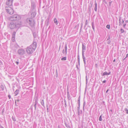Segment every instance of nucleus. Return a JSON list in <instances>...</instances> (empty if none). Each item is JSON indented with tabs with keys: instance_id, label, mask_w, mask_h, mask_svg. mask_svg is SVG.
<instances>
[{
	"instance_id": "obj_64",
	"label": "nucleus",
	"mask_w": 128,
	"mask_h": 128,
	"mask_svg": "<svg viewBox=\"0 0 128 128\" xmlns=\"http://www.w3.org/2000/svg\"><path fill=\"white\" fill-rule=\"evenodd\" d=\"M128 22V20H126L125 22Z\"/></svg>"
},
{
	"instance_id": "obj_46",
	"label": "nucleus",
	"mask_w": 128,
	"mask_h": 128,
	"mask_svg": "<svg viewBox=\"0 0 128 128\" xmlns=\"http://www.w3.org/2000/svg\"><path fill=\"white\" fill-rule=\"evenodd\" d=\"M78 104L79 106H80V102L79 101V102H78Z\"/></svg>"
},
{
	"instance_id": "obj_49",
	"label": "nucleus",
	"mask_w": 128,
	"mask_h": 128,
	"mask_svg": "<svg viewBox=\"0 0 128 128\" xmlns=\"http://www.w3.org/2000/svg\"><path fill=\"white\" fill-rule=\"evenodd\" d=\"M65 52L64 51V50H63L62 51V53L63 54H64Z\"/></svg>"
},
{
	"instance_id": "obj_35",
	"label": "nucleus",
	"mask_w": 128,
	"mask_h": 128,
	"mask_svg": "<svg viewBox=\"0 0 128 128\" xmlns=\"http://www.w3.org/2000/svg\"><path fill=\"white\" fill-rule=\"evenodd\" d=\"M67 96L68 98V96H69V97H70V94H69V92L68 91L67 93Z\"/></svg>"
},
{
	"instance_id": "obj_50",
	"label": "nucleus",
	"mask_w": 128,
	"mask_h": 128,
	"mask_svg": "<svg viewBox=\"0 0 128 128\" xmlns=\"http://www.w3.org/2000/svg\"><path fill=\"white\" fill-rule=\"evenodd\" d=\"M106 82V80H104L103 82H102V83H105Z\"/></svg>"
},
{
	"instance_id": "obj_61",
	"label": "nucleus",
	"mask_w": 128,
	"mask_h": 128,
	"mask_svg": "<svg viewBox=\"0 0 128 128\" xmlns=\"http://www.w3.org/2000/svg\"><path fill=\"white\" fill-rule=\"evenodd\" d=\"M116 61V59H114L113 61V62H115Z\"/></svg>"
},
{
	"instance_id": "obj_38",
	"label": "nucleus",
	"mask_w": 128,
	"mask_h": 128,
	"mask_svg": "<svg viewBox=\"0 0 128 128\" xmlns=\"http://www.w3.org/2000/svg\"><path fill=\"white\" fill-rule=\"evenodd\" d=\"M86 104V102L84 101L83 104V106H85Z\"/></svg>"
},
{
	"instance_id": "obj_3",
	"label": "nucleus",
	"mask_w": 128,
	"mask_h": 128,
	"mask_svg": "<svg viewBox=\"0 0 128 128\" xmlns=\"http://www.w3.org/2000/svg\"><path fill=\"white\" fill-rule=\"evenodd\" d=\"M5 10L6 12L9 14H12L14 11L13 9L11 7L8 6L5 7Z\"/></svg>"
},
{
	"instance_id": "obj_7",
	"label": "nucleus",
	"mask_w": 128,
	"mask_h": 128,
	"mask_svg": "<svg viewBox=\"0 0 128 128\" xmlns=\"http://www.w3.org/2000/svg\"><path fill=\"white\" fill-rule=\"evenodd\" d=\"M13 0H7L6 2V4L8 6H11L12 5Z\"/></svg>"
},
{
	"instance_id": "obj_52",
	"label": "nucleus",
	"mask_w": 128,
	"mask_h": 128,
	"mask_svg": "<svg viewBox=\"0 0 128 128\" xmlns=\"http://www.w3.org/2000/svg\"><path fill=\"white\" fill-rule=\"evenodd\" d=\"M46 107H47V110H48V105H46Z\"/></svg>"
},
{
	"instance_id": "obj_55",
	"label": "nucleus",
	"mask_w": 128,
	"mask_h": 128,
	"mask_svg": "<svg viewBox=\"0 0 128 128\" xmlns=\"http://www.w3.org/2000/svg\"><path fill=\"white\" fill-rule=\"evenodd\" d=\"M80 98H79L78 99V102L80 101Z\"/></svg>"
},
{
	"instance_id": "obj_8",
	"label": "nucleus",
	"mask_w": 128,
	"mask_h": 128,
	"mask_svg": "<svg viewBox=\"0 0 128 128\" xmlns=\"http://www.w3.org/2000/svg\"><path fill=\"white\" fill-rule=\"evenodd\" d=\"M16 28H19L22 26V23L20 21H18L15 22Z\"/></svg>"
},
{
	"instance_id": "obj_1",
	"label": "nucleus",
	"mask_w": 128,
	"mask_h": 128,
	"mask_svg": "<svg viewBox=\"0 0 128 128\" xmlns=\"http://www.w3.org/2000/svg\"><path fill=\"white\" fill-rule=\"evenodd\" d=\"M36 47V42H33L32 44L31 45L27 48L26 49L27 52L28 54H32L35 50Z\"/></svg>"
},
{
	"instance_id": "obj_23",
	"label": "nucleus",
	"mask_w": 128,
	"mask_h": 128,
	"mask_svg": "<svg viewBox=\"0 0 128 128\" xmlns=\"http://www.w3.org/2000/svg\"><path fill=\"white\" fill-rule=\"evenodd\" d=\"M66 57H64L61 58V60H66Z\"/></svg>"
},
{
	"instance_id": "obj_15",
	"label": "nucleus",
	"mask_w": 128,
	"mask_h": 128,
	"mask_svg": "<svg viewBox=\"0 0 128 128\" xmlns=\"http://www.w3.org/2000/svg\"><path fill=\"white\" fill-rule=\"evenodd\" d=\"M54 23L56 24L57 25L58 24V22L56 18H54Z\"/></svg>"
},
{
	"instance_id": "obj_2",
	"label": "nucleus",
	"mask_w": 128,
	"mask_h": 128,
	"mask_svg": "<svg viewBox=\"0 0 128 128\" xmlns=\"http://www.w3.org/2000/svg\"><path fill=\"white\" fill-rule=\"evenodd\" d=\"M20 19V16L16 14L12 15L9 18V20L11 21H17Z\"/></svg>"
},
{
	"instance_id": "obj_27",
	"label": "nucleus",
	"mask_w": 128,
	"mask_h": 128,
	"mask_svg": "<svg viewBox=\"0 0 128 128\" xmlns=\"http://www.w3.org/2000/svg\"><path fill=\"white\" fill-rule=\"evenodd\" d=\"M79 26V24H78L75 27V28L78 29Z\"/></svg>"
},
{
	"instance_id": "obj_41",
	"label": "nucleus",
	"mask_w": 128,
	"mask_h": 128,
	"mask_svg": "<svg viewBox=\"0 0 128 128\" xmlns=\"http://www.w3.org/2000/svg\"><path fill=\"white\" fill-rule=\"evenodd\" d=\"M4 112V109H3L2 110V114Z\"/></svg>"
},
{
	"instance_id": "obj_18",
	"label": "nucleus",
	"mask_w": 128,
	"mask_h": 128,
	"mask_svg": "<svg viewBox=\"0 0 128 128\" xmlns=\"http://www.w3.org/2000/svg\"><path fill=\"white\" fill-rule=\"evenodd\" d=\"M40 102L42 105L44 106V100H42Z\"/></svg>"
},
{
	"instance_id": "obj_20",
	"label": "nucleus",
	"mask_w": 128,
	"mask_h": 128,
	"mask_svg": "<svg viewBox=\"0 0 128 128\" xmlns=\"http://www.w3.org/2000/svg\"><path fill=\"white\" fill-rule=\"evenodd\" d=\"M15 34L16 32H14L12 34V37H13V38H15Z\"/></svg>"
},
{
	"instance_id": "obj_6",
	"label": "nucleus",
	"mask_w": 128,
	"mask_h": 128,
	"mask_svg": "<svg viewBox=\"0 0 128 128\" xmlns=\"http://www.w3.org/2000/svg\"><path fill=\"white\" fill-rule=\"evenodd\" d=\"M8 27L11 29H13L15 28H16L15 23L14 22H12L9 24Z\"/></svg>"
},
{
	"instance_id": "obj_13",
	"label": "nucleus",
	"mask_w": 128,
	"mask_h": 128,
	"mask_svg": "<svg viewBox=\"0 0 128 128\" xmlns=\"http://www.w3.org/2000/svg\"><path fill=\"white\" fill-rule=\"evenodd\" d=\"M82 58L83 59V61H84V66H85L86 64V61L85 58L84 56V54H82Z\"/></svg>"
},
{
	"instance_id": "obj_31",
	"label": "nucleus",
	"mask_w": 128,
	"mask_h": 128,
	"mask_svg": "<svg viewBox=\"0 0 128 128\" xmlns=\"http://www.w3.org/2000/svg\"><path fill=\"white\" fill-rule=\"evenodd\" d=\"M106 27L108 29H110V26L108 24L106 26Z\"/></svg>"
},
{
	"instance_id": "obj_17",
	"label": "nucleus",
	"mask_w": 128,
	"mask_h": 128,
	"mask_svg": "<svg viewBox=\"0 0 128 128\" xmlns=\"http://www.w3.org/2000/svg\"><path fill=\"white\" fill-rule=\"evenodd\" d=\"M67 44H65V52L66 54V53H67Z\"/></svg>"
},
{
	"instance_id": "obj_37",
	"label": "nucleus",
	"mask_w": 128,
	"mask_h": 128,
	"mask_svg": "<svg viewBox=\"0 0 128 128\" xmlns=\"http://www.w3.org/2000/svg\"><path fill=\"white\" fill-rule=\"evenodd\" d=\"M12 119L14 121H16V120L14 118L12 117Z\"/></svg>"
},
{
	"instance_id": "obj_24",
	"label": "nucleus",
	"mask_w": 128,
	"mask_h": 128,
	"mask_svg": "<svg viewBox=\"0 0 128 128\" xmlns=\"http://www.w3.org/2000/svg\"><path fill=\"white\" fill-rule=\"evenodd\" d=\"M88 20H86V21L85 22V25L84 26V27H85L88 24Z\"/></svg>"
},
{
	"instance_id": "obj_9",
	"label": "nucleus",
	"mask_w": 128,
	"mask_h": 128,
	"mask_svg": "<svg viewBox=\"0 0 128 128\" xmlns=\"http://www.w3.org/2000/svg\"><path fill=\"white\" fill-rule=\"evenodd\" d=\"M24 53V51L22 49H19L18 51V53L19 54L22 55Z\"/></svg>"
},
{
	"instance_id": "obj_44",
	"label": "nucleus",
	"mask_w": 128,
	"mask_h": 128,
	"mask_svg": "<svg viewBox=\"0 0 128 128\" xmlns=\"http://www.w3.org/2000/svg\"><path fill=\"white\" fill-rule=\"evenodd\" d=\"M36 103L34 105V107L35 108V110H36Z\"/></svg>"
},
{
	"instance_id": "obj_63",
	"label": "nucleus",
	"mask_w": 128,
	"mask_h": 128,
	"mask_svg": "<svg viewBox=\"0 0 128 128\" xmlns=\"http://www.w3.org/2000/svg\"><path fill=\"white\" fill-rule=\"evenodd\" d=\"M58 128H60L59 126H58Z\"/></svg>"
},
{
	"instance_id": "obj_33",
	"label": "nucleus",
	"mask_w": 128,
	"mask_h": 128,
	"mask_svg": "<svg viewBox=\"0 0 128 128\" xmlns=\"http://www.w3.org/2000/svg\"><path fill=\"white\" fill-rule=\"evenodd\" d=\"M64 103H65V104H64V106H65V107H66L67 106V105H66V100H64Z\"/></svg>"
},
{
	"instance_id": "obj_39",
	"label": "nucleus",
	"mask_w": 128,
	"mask_h": 128,
	"mask_svg": "<svg viewBox=\"0 0 128 128\" xmlns=\"http://www.w3.org/2000/svg\"><path fill=\"white\" fill-rule=\"evenodd\" d=\"M56 77H57L58 76V72H57V70H56Z\"/></svg>"
},
{
	"instance_id": "obj_12",
	"label": "nucleus",
	"mask_w": 128,
	"mask_h": 128,
	"mask_svg": "<svg viewBox=\"0 0 128 128\" xmlns=\"http://www.w3.org/2000/svg\"><path fill=\"white\" fill-rule=\"evenodd\" d=\"M80 106H78V109H77L78 113V115L79 116L80 115V114H82V110H80Z\"/></svg>"
},
{
	"instance_id": "obj_54",
	"label": "nucleus",
	"mask_w": 128,
	"mask_h": 128,
	"mask_svg": "<svg viewBox=\"0 0 128 128\" xmlns=\"http://www.w3.org/2000/svg\"><path fill=\"white\" fill-rule=\"evenodd\" d=\"M128 56V54H127L126 56V58H127Z\"/></svg>"
},
{
	"instance_id": "obj_14",
	"label": "nucleus",
	"mask_w": 128,
	"mask_h": 128,
	"mask_svg": "<svg viewBox=\"0 0 128 128\" xmlns=\"http://www.w3.org/2000/svg\"><path fill=\"white\" fill-rule=\"evenodd\" d=\"M95 7L94 10L96 12L97 10V4L96 0L95 1Z\"/></svg>"
},
{
	"instance_id": "obj_58",
	"label": "nucleus",
	"mask_w": 128,
	"mask_h": 128,
	"mask_svg": "<svg viewBox=\"0 0 128 128\" xmlns=\"http://www.w3.org/2000/svg\"><path fill=\"white\" fill-rule=\"evenodd\" d=\"M108 90H109V89H108L106 92V93H107L108 92Z\"/></svg>"
},
{
	"instance_id": "obj_62",
	"label": "nucleus",
	"mask_w": 128,
	"mask_h": 128,
	"mask_svg": "<svg viewBox=\"0 0 128 128\" xmlns=\"http://www.w3.org/2000/svg\"><path fill=\"white\" fill-rule=\"evenodd\" d=\"M78 58H80V57H79V55H78Z\"/></svg>"
},
{
	"instance_id": "obj_4",
	"label": "nucleus",
	"mask_w": 128,
	"mask_h": 128,
	"mask_svg": "<svg viewBox=\"0 0 128 128\" xmlns=\"http://www.w3.org/2000/svg\"><path fill=\"white\" fill-rule=\"evenodd\" d=\"M34 8V6L33 7L32 5L31 9H32V10H31V13L32 16L33 17H34L36 14V12Z\"/></svg>"
},
{
	"instance_id": "obj_42",
	"label": "nucleus",
	"mask_w": 128,
	"mask_h": 128,
	"mask_svg": "<svg viewBox=\"0 0 128 128\" xmlns=\"http://www.w3.org/2000/svg\"><path fill=\"white\" fill-rule=\"evenodd\" d=\"M15 38H13V37H12V40L13 41H14L15 40Z\"/></svg>"
},
{
	"instance_id": "obj_57",
	"label": "nucleus",
	"mask_w": 128,
	"mask_h": 128,
	"mask_svg": "<svg viewBox=\"0 0 128 128\" xmlns=\"http://www.w3.org/2000/svg\"><path fill=\"white\" fill-rule=\"evenodd\" d=\"M110 72L109 73H108V75H109L110 74Z\"/></svg>"
},
{
	"instance_id": "obj_53",
	"label": "nucleus",
	"mask_w": 128,
	"mask_h": 128,
	"mask_svg": "<svg viewBox=\"0 0 128 128\" xmlns=\"http://www.w3.org/2000/svg\"><path fill=\"white\" fill-rule=\"evenodd\" d=\"M0 128H4L1 125H0Z\"/></svg>"
},
{
	"instance_id": "obj_16",
	"label": "nucleus",
	"mask_w": 128,
	"mask_h": 128,
	"mask_svg": "<svg viewBox=\"0 0 128 128\" xmlns=\"http://www.w3.org/2000/svg\"><path fill=\"white\" fill-rule=\"evenodd\" d=\"M19 91V90H18L17 89L14 92V94H16L15 96H16L18 94Z\"/></svg>"
},
{
	"instance_id": "obj_51",
	"label": "nucleus",
	"mask_w": 128,
	"mask_h": 128,
	"mask_svg": "<svg viewBox=\"0 0 128 128\" xmlns=\"http://www.w3.org/2000/svg\"><path fill=\"white\" fill-rule=\"evenodd\" d=\"M82 23L81 24V28H80V30L82 28Z\"/></svg>"
},
{
	"instance_id": "obj_21",
	"label": "nucleus",
	"mask_w": 128,
	"mask_h": 128,
	"mask_svg": "<svg viewBox=\"0 0 128 128\" xmlns=\"http://www.w3.org/2000/svg\"><path fill=\"white\" fill-rule=\"evenodd\" d=\"M92 29H93L94 30V24L93 22H92Z\"/></svg>"
},
{
	"instance_id": "obj_29",
	"label": "nucleus",
	"mask_w": 128,
	"mask_h": 128,
	"mask_svg": "<svg viewBox=\"0 0 128 128\" xmlns=\"http://www.w3.org/2000/svg\"><path fill=\"white\" fill-rule=\"evenodd\" d=\"M112 1L111 2H109V7H108V8H110V7L111 6V3L112 2Z\"/></svg>"
},
{
	"instance_id": "obj_59",
	"label": "nucleus",
	"mask_w": 128,
	"mask_h": 128,
	"mask_svg": "<svg viewBox=\"0 0 128 128\" xmlns=\"http://www.w3.org/2000/svg\"><path fill=\"white\" fill-rule=\"evenodd\" d=\"M76 68H77L78 69V65H76Z\"/></svg>"
},
{
	"instance_id": "obj_56",
	"label": "nucleus",
	"mask_w": 128,
	"mask_h": 128,
	"mask_svg": "<svg viewBox=\"0 0 128 128\" xmlns=\"http://www.w3.org/2000/svg\"><path fill=\"white\" fill-rule=\"evenodd\" d=\"M84 106H83V111H84Z\"/></svg>"
},
{
	"instance_id": "obj_28",
	"label": "nucleus",
	"mask_w": 128,
	"mask_h": 128,
	"mask_svg": "<svg viewBox=\"0 0 128 128\" xmlns=\"http://www.w3.org/2000/svg\"><path fill=\"white\" fill-rule=\"evenodd\" d=\"M86 84H87V81H88V78L87 76H86Z\"/></svg>"
},
{
	"instance_id": "obj_19",
	"label": "nucleus",
	"mask_w": 128,
	"mask_h": 128,
	"mask_svg": "<svg viewBox=\"0 0 128 128\" xmlns=\"http://www.w3.org/2000/svg\"><path fill=\"white\" fill-rule=\"evenodd\" d=\"M65 124L67 128H71L70 126L68 124H66V123H65Z\"/></svg>"
},
{
	"instance_id": "obj_43",
	"label": "nucleus",
	"mask_w": 128,
	"mask_h": 128,
	"mask_svg": "<svg viewBox=\"0 0 128 128\" xmlns=\"http://www.w3.org/2000/svg\"><path fill=\"white\" fill-rule=\"evenodd\" d=\"M106 4H107V2L105 0H104V1H103Z\"/></svg>"
},
{
	"instance_id": "obj_45",
	"label": "nucleus",
	"mask_w": 128,
	"mask_h": 128,
	"mask_svg": "<svg viewBox=\"0 0 128 128\" xmlns=\"http://www.w3.org/2000/svg\"><path fill=\"white\" fill-rule=\"evenodd\" d=\"M126 25V24H124L123 25V27L124 28L125 27Z\"/></svg>"
},
{
	"instance_id": "obj_5",
	"label": "nucleus",
	"mask_w": 128,
	"mask_h": 128,
	"mask_svg": "<svg viewBox=\"0 0 128 128\" xmlns=\"http://www.w3.org/2000/svg\"><path fill=\"white\" fill-rule=\"evenodd\" d=\"M26 22L28 23L32 27L34 26V22L32 20V19L28 18L26 20Z\"/></svg>"
},
{
	"instance_id": "obj_11",
	"label": "nucleus",
	"mask_w": 128,
	"mask_h": 128,
	"mask_svg": "<svg viewBox=\"0 0 128 128\" xmlns=\"http://www.w3.org/2000/svg\"><path fill=\"white\" fill-rule=\"evenodd\" d=\"M92 3L90 2V4L88 5V11L90 12L91 8L92 6Z\"/></svg>"
},
{
	"instance_id": "obj_30",
	"label": "nucleus",
	"mask_w": 128,
	"mask_h": 128,
	"mask_svg": "<svg viewBox=\"0 0 128 128\" xmlns=\"http://www.w3.org/2000/svg\"><path fill=\"white\" fill-rule=\"evenodd\" d=\"M124 110L126 112V113L127 114H128V110L126 108H125L124 109Z\"/></svg>"
},
{
	"instance_id": "obj_10",
	"label": "nucleus",
	"mask_w": 128,
	"mask_h": 128,
	"mask_svg": "<svg viewBox=\"0 0 128 128\" xmlns=\"http://www.w3.org/2000/svg\"><path fill=\"white\" fill-rule=\"evenodd\" d=\"M82 54H84V50H86V46L84 45L83 44H82Z\"/></svg>"
},
{
	"instance_id": "obj_34",
	"label": "nucleus",
	"mask_w": 128,
	"mask_h": 128,
	"mask_svg": "<svg viewBox=\"0 0 128 128\" xmlns=\"http://www.w3.org/2000/svg\"><path fill=\"white\" fill-rule=\"evenodd\" d=\"M111 42L110 40H108L107 42V43L108 44H110Z\"/></svg>"
},
{
	"instance_id": "obj_22",
	"label": "nucleus",
	"mask_w": 128,
	"mask_h": 128,
	"mask_svg": "<svg viewBox=\"0 0 128 128\" xmlns=\"http://www.w3.org/2000/svg\"><path fill=\"white\" fill-rule=\"evenodd\" d=\"M108 75V73L106 72H104L103 74L102 75V76H104L105 75Z\"/></svg>"
},
{
	"instance_id": "obj_48",
	"label": "nucleus",
	"mask_w": 128,
	"mask_h": 128,
	"mask_svg": "<svg viewBox=\"0 0 128 128\" xmlns=\"http://www.w3.org/2000/svg\"><path fill=\"white\" fill-rule=\"evenodd\" d=\"M8 97L9 98V99H10L11 98V96L10 95H8Z\"/></svg>"
},
{
	"instance_id": "obj_47",
	"label": "nucleus",
	"mask_w": 128,
	"mask_h": 128,
	"mask_svg": "<svg viewBox=\"0 0 128 128\" xmlns=\"http://www.w3.org/2000/svg\"><path fill=\"white\" fill-rule=\"evenodd\" d=\"M18 62H16V63L18 65Z\"/></svg>"
},
{
	"instance_id": "obj_26",
	"label": "nucleus",
	"mask_w": 128,
	"mask_h": 128,
	"mask_svg": "<svg viewBox=\"0 0 128 128\" xmlns=\"http://www.w3.org/2000/svg\"><path fill=\"white\" fill-rule=\"evenodd\" d=\"M120 31L121 33H123L124 32V31L121 28L120 30Z\"/></svg>"
},
{
	"instance_id": "obj_40",
	"label": "nucleus",
	"mask_w": 128,
	"mask_h": 128,
	"mask_svg": "<svg viewBox=\"0 0 128 128\" xmlns=\"http://www.w3.org/2000/svg\"><path fill=\"white\" fill-rule=\"evenodd\" d=\"M110 38V36H108V38H107V40H109Z\"/></svg>"
},
{
	"instance_id": "obj_32",
	"label": "nucleus",
	"mask_w": 128,
	"mask_h": 128,
	"mask_svg": "<svg viewBox=\"0 0 128 128\" xmlns=\"http://www.w3.org/2000/svg\"><path fill=\"white\" fill-rule=\"evenodd\" d=\"M99 120L100 121H101L102 120V115H101L99 118Z\"/></svg>"
},
{
	"instance_id": "obj_36",
	"label": "nucleus",
	"mask_w": 128,
	"mask_h": 128,
	"mask_svg": "<svg viewBox=\"0 0 128 128\" xmlns=\"http://www.w3.org/2000/svg\"><path fill=\"white\" fill-rule=\"evenodd\" d=\"M78 64L79 65V66L80 65V58H78Z\"/></svg>"
},
{
	"instance_id": "obj_25",
	"label": "nucleus",
	"mask_w": 128,
	"mask_h": 128,
	"mask_svg": "<svg viewBox=\"0 0 128 128\" xmlns=\"http://www.w3.org/2000/svg\"><path fill=\"white\" fill-rule=\"evenodd\" d=\"M119 25L120 26L121 24V23H120V20L121 19V18L120 17L119 18Z\"/></svg>"
},
{
	"instance_id": "obj_60",
	"label": "nucleus",
	"mask_w": 128,
	"mask_h": 128,
	"mask_svg": "<svg viewBox=\"0 0 128 128\" xmlns=\"http://www.w3.org/2000/svg\"><path fill=\"white\" fill-rule=\"evenodd\" d=\"M60 46H59V50H58V51H59V50H60Z\"/></svg>"
}]
</instances>
